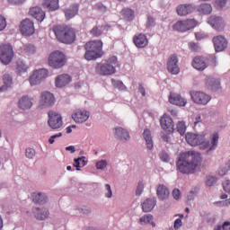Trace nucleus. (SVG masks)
Masks as SVG:
<instances>
[{
  "label": "nucleus",
  "mask_w": 230,
  "mask_h": 230,
  "mask_svg": "<svg viewBox=\"0 0 230 230\" xmlns=\"http://www.w3.org/2000/svg\"><path fill=\"white\" fill-rule=\"evenodd\" d=\"M121 15L126 19L127 21H134V11L132 9H123L121 11Z\"/></svg>",
  "instance_id": "36"
},
{
  "label": "nucleus",
  "mask_w": 230,
  "mask_h": 230,
  "mask_svg": "<svg viewBox=\"0 0 230 230\" xmlns=\"http://www.w3.org/2000/svg\"><path fill=\"white\" fill-rule=\"evenodd\" d=\"M103 42L102 40H92L84 45L86 50L84 54L85 60H96L103 57Z\"/></svg>",
  "instance_id": "4"
},
{
  "label": "nucleus",
  "mask_w": 230,
  "mask_h": 230,
  "mask_svg": "<svg viewBox=\"0 0 230 230\" xmlns=\"http://www.w3.org/2000/svg\"><path fill=\"white\" fill-rule=\"evenodd\" d=\"M167 69L172 75H179L181 68L179 67V59L176 55H172L167 61Z\"/></svg>",
  "instance_id": "14"
},
{
  "label": "nucleus",
  "mask_w": 230,
  "mask_h": 230,
  "mask_svg": "<svg viewBox=\"0 0 230 230\" xmlns=\"http://www.w3.org/2000/svg\"><path fill=\"white\" fill-rule=\"evenodd\" d=\"M188 46H189V49H190V51L197 52L200 49V47L199 46V44L195 43V42H190L188 44Z\"/></svg>",
  "instance_id": "47"
},
{
  "label": "nucleus",
  "mask_w": 230,
  "mask_h": 230,
  "mask_svg": "<svg viewBox=\"0 0 230 230\" xmlns=\"http://www.w3.org/2000/svg\"><path fill=\"white\" fill-rule=\"evenodd\" d=\"M107 162L105 160H101L96 163V168L97 170H105L107 168Z\"/></svg>",
  "instance_id": "46"
},
{
  "label": "nucleus",
  "mask_w": 230,
  "mask_h": 230,
  "mask_svg": "<svg viewBox=\"0 0 230 230\" xmlns=\"http://www.w3.org/2000/svg\"><path fill=\"white\" fill-rule=\"evenodd\" d=\"M160 125L165 132H173V119L168 114H164L160 119Z\"/></svg>",
  "instance_id": "16"
},
{
  "label": "nucleus",
  "mask_w": 230,
  "mask_h": 230,
  "mask_svg": "<svg viewBox=\"0 0 230 230\" xmlns=\"http://www.w3.org/2000/svg\"><path fill=\"white\" fill-rule=\"evenodd\" d=\"M49 127L52 128V130H57L61 128L62 125H64V121L62 120V115L57 113L56 111H49Z\"/></svg>",
  "instance_id": "9"
},
{
  "label": "nucleus",
  "mask_w": 230,
  "mask_h": 230,
  "mask_svg": "<svg viewBox=\"0 0 230 230\" xmlns=\"http://www.w3.org/2000/svg\"><path fill=\"white\" fill-rule=\"evenodd\" d=\"M42 5L49 10V12H55V10L59 8L58 0H44Z\"/></svg>",
  "instance_id": "32"
},
{
  "label": "nucleus",
  "mask_w": 230,
  "mask_h": 230,
  "mask_svg": "<svg viewBox=\"0 0 230 230\" xmlns=\"http://www.w3.org/2000/svg\"><path fill=\"white\" fill-rule=\"evenodd\" d=\"M227 4V0H217L216 4L217 8H224Z\"/></svg>",
  "instance_id": "56"
},
{
  "label": "nucleus",
  "mask_w": 230,
  "mask_h": 230,
  "mask_svg": "<svg viewBox=\"0 0 230 230\" xmlns=\"http://www.w3.org/2000/svg\"><path fill=\"white\" fill-rule=\"evenodd\" d=\"M172 197L175 200H179L181 199V190L179 189H174L172 190Z\"/></svg>",
  "instance_id": "54"
},
{
  "label": "nucleus",
  "mask_w": 230,
  "mask_h": 230,
  "mask_svg": "<svg viewBox=\"0 0 230 230\" xmlns=\"http://www.w3.org/2000/svg\"><path fill=\"white\" fill-rule=\"evenodd\" d=\"M66 150L67 152H71V154H75V152H76V148L75 147V146H66Z\"/></svg>",
  "instance_id": "62"
},
{
  "label": "nucleus",
  "mask_w": 230,
  "mask_h": 230,
  "mask_svg": "<svg viewBox=\"0 0 230 230\" xmlns=\"http://www.w3.org/2000/svg\"><path fill=\"white\" fill-rule=\"evenodd\" d=\"M169 102L172 105H178L179 107H186V103H188V101L178 93H171L169 96Z\"/></svg>",
  "instance_id": "21"
},
{
  "label": "nucleus",
  "mask_w": 230,
  "mask_h": 230,
  "mask_svg": "<svg viewBox=\"0 0 230 230\" xmlns=\"http://www.w3.org/2000/svg\"><path fill=\"white\" fill-rule=\"evenodd\" d=\"M57 137H62V133L59 132L54 136H51L49 139V143L50 145H53V143H55V139H57Z\"/></svg>",
  "instance_id": "55"
},
{
  "label": "nucleus",
  "mask_w": 230,
  "mask_h": 230,
  "mask_svg": "<svg viewBox=\"0 0 230 230\" xmlns=\"http://www.w3.org/2000/svg\"><path fill=\"white\" fill-rule=\"evenodd\" d=\"M25 155L29 159H33V157H35V149H33V148H27L26 152H25Z\"/></svg>",
  "instance_id": "48"
},
{
  "label": "nucleus",
  "mask_w": 230,
  "mask_h": 230,
  "mask_svg": "<svg viewBox=\"0 0 230 230\" xmlns=\"http://www.w3.org/2000/svg\"><path fill=\"white\" fill-rule=\"evenodd\" d=\"M53 31L59 42L63 44H73L76 40V33L75 29L67 25H56Z\"/></svg>",
  "instance_id": "3"
},
{
  "label": "nucleus",
  "mask_w": 230,
  "mask_h": 230,
  "mask_svg": "<svg viewBox=\"0 0 230 230\" xmlns=\"http://www.w3.org/2000/svg\"><path fill=\"white\" fill-rule=\"evenodd\" d=\"M138 91L142 94V96H146V92L145 91V87H143V85L139 86Z\"/></svg>",
  "instance_id": "64"
},
{
  "label": "nucleus",
  "mask_w": 230,
  "mask_h": 230,
  "mask_svg": "<svg viewBox=\"0 0 230 230\" xmlns=\"http://www.w3.org/2000/svg\"><path fill=\"white\" fill-rule=\"evenodd\" d=\"M154 208H155V199H147L142 203L144 213H150Z\"/></svg>",
  "instance_id": "31"
},
{
  "label": "nucleus",
  "mask_w": 230,
  "mask_h": 230,
  "mask_svg": "<svg viewBox=\"0 0 230 230\" xmlns=\"http://www.w3.org/2000/svg\"><path fill=\"white\" fill-rule=\"evenodd\" d=\"M71 75L67 74H61L56 77L55 84L56 87L62 89V87H66L68 84H71Z\"/></svg>",
  "instance_id": "20"
},
{
  "label": "nucleus",
  "mask_w": 230,
  "mask_h": 230,
  "mask_svg": "<svg viewBox=\"0 0 230 230\" xmlns=\"http://www.w3.org/2000/svg\"><path fill=\"white\" fill-rule=\"evenodd\" d=\"M22 49L25 51V53H35V46L31 44L24 45Z\"/></svg>",
  "instance_id": "43"
},
{
  "label": "nucleus",
  "mask_w": 230,
  "mask_h": 230,
  "mask_svg": "<svg viewBox=\"0 0 230 230\" xmlns=\"http://www.w3.org/2000/svg\"><path fill=\"white\" fill-rule=\"evenodd\" d=\"M208 22L214 28V30H217V31H222V30L226 28V22L220 16H211L208 18Z\"/></svg>",
  "instance_id": "17"
},
{
  "label": "nucleus",
  "mask_w": 230,
  "mask_h": 230,
  "mask_svg": "<svg viewBox=\"0 0 230 230\" xmlns=\"http://www.w3.org/2000/svg\"><path fill=\"white\" fill-rule=\"evenodd\" d=\"M65 17L69 21V19H73L75 15L78 14V4H74L70 5L68 8L64 10Z\"/></svg>",
  "instance_id": "26"
},
{
  "label": "nucleus",
  "mask_w": 230,
  "mask_h": 230,
  "mask_svg": "<svg viewBox=\"0 0 230 230\" xmlns=\"http://www.w3.org/2000/svg\"><path fill=\"white\" fill-rule=\"evenodd\" d=\"M160 159L164 161V163H168L170 161V155H168L166 152H162L160 153Z\"/></svg>",
  "instance_id": "51"
},
{
  "label": "nucleus",
  "mask_w": 230,
  "mask_h": 230,
  "mask_svg": "<svg viewBox=\"0 0 230 230\" xmlns=\"http://www.w3.org/2000/svg\"><path fill=\"white\" fill-rule=\"evenodd\" d=\"M67 63V57L60 50H55L49 56V66L53 69H60Z\"/></svg>",
  "instance_id": "6"
},
{
  "label": "nucleus",
  "mask_w": 230,
  "mask_h": 230,
  "mask_svg": "<svg viewBox=\"0 0 230 230\" xmlns=\"http://www.w3.org/2000/svg\"><path fill=\"white\" fill-rule=\"evenodd\" d=\"M33 214L35 218H37V220H46V218L49 217V210H48V208H36L33 209Z\"/></svg>",
  "instance_id": "25"
},
{
  "label": "nucleus",
  "mask_w": 230,
  "mask_h": 230,
  "mask_svg": "<svg viewBox=\"0 0 230 230\" xmlns=\"http://www.w3.org/2000/svg\"><path fill=\"white\" fill-rule=\"evenodd\" d=\"M176 128L181 136H184V134H186V123L184 121L178 122Z\"/></svg>",
  "instance_id": "41"
},
{
  "label": "nucleus",
  "mask_w": 230,
  "mask_h": 230,
  "mask_svg": "<svg viewBox=\"0 0 230 230\" xmlns=\"http://www.w3.org/2000/svg\"><path fill=\"white\" fill-rule=\"evenodd\" d=\"M133 42L137 48H146L148 46V38L143 33L134 36Z\"/></svg>",
  "instance_id": "22"
},
{
  "label": "nucleus",
  "mask_w": 230,
  "mask_h": 230,
  "mask_svg": "<svg viewBox=\"0 0 230 230\" xmlns=\"http://www.w3.org/2000/svg\"><path fill=\"white\" fill-rule=\"evenodd\" d=\"M26 0H8L11 4H22Z\"/></svg>",
  "instance_id": "59"
},
{
  "label": "nucleus",
  "mask_w": 230,
  "mask_h": 230,
  "mask_svg": "<svg viewBox=\"0 0 230 230\" xmlns=\"http://www.w3.org/2000/svg\"><path fill=\"white\" fill-rule=\"evenodd\" d=\"M91 113L85 110H77L72 114V118L75 123H85L89 119Z\"/></svg>",
  "instance_id": "15"
},
{
  "label": "nucleus",
  "mask_w": 230,
  "mask_h": 230,
  "mask_svg": "<svg viewBox=\"0 0 230 230\" xmlns=\"http://www.w3.org/2000/svg\"><path fill=\"white\" fill-rule=\"evenodd\" d=\"M3 80L4 85L0 88V93H3V91H6L8 87H12L13 84V79L12 76H10V75H4Z\"/></svg>",
  "instance_id": "35"
},
{
  "label": "nucleus",
  "mask_w": 230,
  "mask_h": 230,
  "mask_svg": "<svg viewBox=\"0 0 230 230\" xmlns=\"http://www.w3.org/2000/svg\"><path fill=\"white\" fill-rule=\"evenodd\" d=\"M20 31L22 35H25L26 37H30L35 33V26L31 20L25 19L20 24Z\"/></svg>",
  "instance_id": "12"
},
{
  "label": "nucleus",
  "mask_w": 230,
  "mask_h": 230,
  "mask_svg": "<svg viewBox=\"0 0 230 230\" xmlns=\"http://www.w3.org/2000/svg\"><path fill=\"white\" fill-rule=\"evenodd\" d=\"M6 28V19L3 16H0V31H3Z\"/></svg>",
  "instance_id": "53"
},
{
  "label": "nucleus",
  "mask_w": 230,
  "mask_h": 230,
  "mask_svg": "<svg viewBox=\"0 0 230 230\" xmlns=\"http://www.w3.org/2000/svg\"><path fill=\"white\" fill-rule=\"evenodd\" d=\"M95 6H96L97 10H100L101 12H106V10H107V7H105L102 4H97Z\"/></svg>",
  "instance_id": "61"
},
{
  "label": "nucleus",
  "mask_w": 230,
  "mask_h": 230,
  "mask_svg": "<svg viewBox=\"0 0 230 230\" xmlns=\"http://www.w3.org/2000/svg\"><path fill=\"white\" fill-rule=\"evenodd\" d=\"M198 12L204 15H209L213 12V7L209 4H202L199 6Z\"/></svg>",
  "instance_id": "34"
},
{
  "label": "nucleus",
  "mask_w": 230,
  "mask_h": 230,
  "mask_svg": "<svg viewBox=\"0 0 230 230\" xmlns=\"http://www.w3.org/2000/svg\"><path fill=\"white\" fill-rule=\"evenodd\" d=\"M154 22H155V20L152 16H148L147 18V26H154Z\"/></svg>",
  "instance_id": "58"
},
{
  "label": "nucleus",
  "mask_w": 230,
  "mask_h": 230,
  "mask_svg": "<svg viewBox=\"0 0 230 230\" xmlns=\"http://www.w3.org/2000/svg\"><path fill=\"white\" fill-rule=\"evenodd\" d=\"M217 177L208 176V177H207L206 184H207V186H213V184H215V182H217Z\"/></svg>",
  "instance_id": "50"
},
{
  "label": "nucleus",
  "mask_w": 230,
  "mask_h": 230,
  "mask_svg": "<svg viewBox=\"0 0 230 230\" xmlns=\"http://www.w3.org/2000/svg\"><path fill=\"white\" fill-rule=\"evenodd\" d=\"M49 75V72L48 71V69L41 68L39 70H35L33 74L30 76L29 82L31 85H39L40 82H43V80L47 79Z\"/></svg>",
  "instance_id": "8"
},
{
  "label": "nucleus",
  "mask_w": 230,
  "mask_h": 230,
  "mask_svg": "<svg viewBox=\"0 0 230 230\" xmlns=\"http://www.w3.org/2000/svg\"><path fill=\"white\" fill-rule=\"evenodd\" d=\"M29 13L31 15V17H34V19H37L40 22H42V21L46 19V13L38 6L31 8Z\"/></svg>",
  "instance_id": "23"
},
{
  "label": "nucleus",
  "mask_w": 230,
  "mask_h": 230,
  "mask_svg": "<svg viewBox=\"0 0 230 230\" xmlns=\"http://www.w3.org/2000/svg\"><path fill=\"white\" fill-rule=\"evenodd\" d=\"M213 42H214V46L217 53H219L220 51H224V49L227 48V40L226 39V37L222 35L214 37Z\"/></svg>",
  "instance_id": "19"
},
{
  "label": "nucleus",
  "mask_w": 230,
  "mask_h": 230,
  "mask_svg": "<svg viewBox=\"0 0 230 230\" xmlns=\"http://www.w3.org/2000/svg\"><path fill=\"white\" fill-rule=\"evenodd\" d=\"M156 194L158 199H160L161 200H166V199L170 197V190H168L167 186L159 185L156 190Z\"/></svg>",
  "instance_id": "28"
},
{
  "label": "nucleus",
  "mask_w": 230,
  "mask_h": 230,
  "mask_svg": "<svg viewBox=\"0 0 230 230\" xmlns=\"http://www.w3.org/2000/svg\"><path fill=\"white\" fill-rule=\"evenodd\" d=\"M230 170V160H228L224 165H221L218 169V175L220 177H224V175H227V172Z\"/></svg>",
  "instance_id": "39"
},
{
  "label": "nucleus",
  "mask_w": 230,
  "mask_h": 230,
  "mask_svg": "<svg viewBox=\"0 0 230 230\" xmlns=\"http://www.w3.org/2000/svg\"><path fill=\"white\" fill-rule=\"evenodd\" d=\"M206 87L209 91H218L220 89V81L213 77H208L206 82Z\"/></svg>",
  "instance_id": "27"
},
{
  "label": "nucleus",
  "mask_w": 230,
  "mask_h": 230,
  "mask_svg": "<svg viewBox=\"0 0 230 230\" xmlns=\"http://www.w3.org/2000/svg\"><path fill=\"white\" fill-rule=\"evenodd\" d=\"M222 227H223V230H230V222L229 221L225 222Z\"/></svg>",
  "instance_id": "63"
},
{
  "label": "nucleus",
  "mask_w": 230,
  "mask_h": 230,
  "mask_svg": "<svg viewBox=\"0 0 230 230\" xmlns=\"http://www.w3.org/2000/svg\"><path fill=\"white\" fill-rule=\"evenodd\" d=\"M192 66L198 71H204L208 67V63L204 60V58L198 56L194 58L192 61Z\"/></svg>",
  "instance_id": "24"
},
{
  "label": "nucleus",
  "mask_w": 230,
  "mask_h": 230,
  "mask_svg": "<svg viewBox=\"0 0 230 230\" xmlns=\"http://www.w3.org/2000/svg\"><path fill=\"white\" fill-rule=\"evenodd\" d=\"M224 191L230 193V180H225L222 183Z\"/></svg>",
  "instance_id": "49"
},
{
  "label": "nucleus",
  "mask_w": 230,
  "mask_h": 230,
  "mask_svg": "<svg viewBox=\"0 0 230 230\" xmlns=\"http://www.w3.org/2000/svg\"><path fill=\"white\" fill-rule=\"evenodd\" d=\"M90 33L93 37H100L102 35V30L95 26L90 31Z\"/></svg>",
  "instance_id": "45"
},
{
  "label": "nucleus",
  "mask_w": 230,
  "mask_h": 230,
  "mask_svg": "<svg viewBox=\"0 0 230 230\" xmlns=\"http://www.w3.org/2000/svg\"><path fill=\"white\" fill-rule=\"evenodd\" d=\"M116 64H118V58L112 56L105 63H98L95 66V73L101 76H111L116 73V67H114Z\"/></svg>",
  "instance_id": "5"
},
{
  "label": "nucleus",
  "mask_w": 230,
  "mask_h": 230,
  "mask_svg": "<svg viewBox=\"0 0 230 230\" xmlns=\"http://www.w3.org/2000/svg\"><path fill=\"white\" fill-rule=\"evenodd\" d=\"M55 105V95L49 92H43L40 98V107H53Z\"/></svg>",
  "instance_id": "13"
},
{
  "label": "nucleus",
  "mask_w": 230,
  "mask_h": 230,
  "mask_svg": "<svg viewBox=\"0 0 230 230\" xmlns=\"http://www.w3.org/2000/svg\"><path fill=\"white\" fill-rule=\"evenodd\" d=\"M180 218H177L174 221V225L173 227L174 229H181V227H182V218H184V215H180Z\"/></svg>",
  "instance_id": "44"
},
{
  "label": "nucleus",
  "mask_w": 230,
  "mask_h": 230,
  "mask_svg": "<svg viewBox=\"0 0 230 230\" xmlns=\"http://www.w3.org/2000/svg\"><path fill=\"white\" fill-rule=\"evenodd\" d=\"M114 136L117 137V139H121L124 141H127V139H130V134H128V131L123 128H117L114 129Z\"/></svg>",
  "instance_id": "30"
},
{
  "label": "nucleus",
  "mask_w": 230,
  "mask_h": 230,
  "mask_svg": "<svg viewBox=\"0 0 230 230\" xmlns=\"http://www.w3.org/2000/svg\"><path fill=\"white\" fill-rule=\"evenodd\" d=\"M13 48L10 44L0 45V60L4 66H8L13 60Z\"/></svg>",
  "instance_id": "7"
},
{
  "label": "nucleus",
  "mask_w": 230,
  "mask_h": 230,
  "mask_svg": "<svg viewBox=\"0 0 230 230\" xmlns=\"http://www.w3.org/2000/svg\"><path fill=\"white\" fill-rule=\"evenodd\" d=\"M195 37L197 40H202L203 39H206V35L200 32L196 33Z\"/></svg>",
  "instance_id": "60"
},
{
  "label": "nucleus",
  "mask_w": 230,
  "mask_h": 230,
  "mask_svg": "<svg viewBox=\"0 0 230 230\" xmlns=\"http://www.w3.org/2000/svg\"><path fill=\"white\" fill-rule=\"evenodd\" d=\"M197 26L195 19H189L187 21H179L173 26V30L176 31H188L193 30Z\"/></svg>",
  "instance_id": "11"
},
{
  "label": "nucleus",
  "mask_w": 230,
  "mask_h": 230,
  "mask_svg": "<svg viewBox=\"0 0 230 230\" xmlns=\"http://www.w3.org/2000/svg\"><path fill=\"white\" fill-rule=\"evenodd\" d=\"M202 157L199 152L188 151L179 155L176 166L181 173H195V170L200 166Z\"/></svg>",
  "instance_id": "2"
},
{
  "label": "nucleus",
  "mask_w": 230,
  "mask_h": 230,
  "mask_svg": "<svg viewBox=\"0 0 230 230\" xmlns=\"http://www.w3.org/2000/svg\"><path fill=\"white\" fill-rule=\"evenodd\" d=\"M190 98L197 105H208L211 102V96L204 92H190Z\"/></svg>",
  "instance_id": "10"
},
{
  "label": "nucleus",
  "mask_w": 230,
  "mask_h": 230,
  "mask_svg": "<svg viewBox=\"0 0 230 230\" xmlns=\"http://www.w3.org/2000/svg\"><path fill=\"white\" fill-rule=\"evenodd\" d=\"M18 106L23 111H26V109H31L33 106V101L28 96H23L19 100Z\"/></svg>",
  "instance_id": "29"
},
{
  "label": "nucleus",
  "mask_w": 230,
  "mask_h": 230,
  "mask_svg": "<svg viewBox=\"0 0 230 230\" xmlns=\"http://www.w3.org/2000/svg\"><path fill=\"white\" fill-rule=\"evenodd\" d=\"M154 220L153 215H145L142 217H140V222L144 224H150Z\"/></svg>",
  "instance_id": "42"
},
{
  "label": "nucleus",
  "mask_w": 230,
  "mask_h": 230,
  "mask_svg": "<svg viewBox=\"0 0 230 230\" xmlns=\"http://www.w3.org/2000/svg\"><path fill=\"white\" fill-rule=\"evenodd\" d=\"M105 188H106V191H108L105 196L107 197V199H111V197H112V189H111L110 184H106Z\"/></svg>",
  "instance_id": "57"
},
{
  "label": "nucleus",
  "mask_w": 230,
  "mask_h": 230,
  "mask_svg": "<svg viewBox=\"0 0 230 230\" xmlns=\"http://www.w3.org/2000/svg\"><path fill=\"white\" fill-rule=\"evenodd\" d=\"M186 141L190 146H199L200 150H215L218 145V133H213L211 136L208 132L202 134L187 133L185 135Z\"/></svg>",
  "instance_id": "1"
},
{
  "label": "nucleus",
  "mask_w": 230,
  "mask_h": 230,
  "mask_svg": "<svg viewBox=\"0 0 230 230\" xmlns=\"http://www.w3.org/2000/svg\"><path fill=\"white\" fill-rule=\"evenodd\" d=\"M80 164H82L83 166H85L87 164V162H85V156L75 159L74 166L76 168L77 172H80Z\"/></svg>",
  "instance_id": "40"
},
{
  "label": "nucleus",
  "mask_w": 230,
  "mask_h": 230,
  "mask_svg": "<svg viewBox=\"0 0 230 230\" xmlns=\"http://www.w3.org/2000/svg\"><path fill=\"white\" fill-rule=\"evenodd\" d=\"M28 65H26V63H24V61L18 59L16 61V71H18V73H26V71H28Z\"/></svg>",
  "instance_id": "37"
},
{
  "label": "nucleus",
  "mask_w": 230,
  "mask_h": 230,
  "mask_svg": "<svg viewBox=\"0 0 230 230\" xmlns=\"http://www.w3.org/2000/svg\"><path fill=\"white\" fill-rule=\"evenodd\" d=\"M32 200L36 204H44L46 202V196L42 193H33Z\"/></svg>",
  "instance_id": "38"
},
{
  "label": "nucleus",
  "mask_w": 230,
  "mask_h": 230,
  "mask_svg": "<svg viewBox=\"0 0 230 230\" xmlns=\"http://www.w3.org/2000/svg\"><path fill=\"white\" fill-rule=\"evenodd\" d=\"M143 136L144 139L146 140L148 150H152V148H154V140H152V133L150 132L149 129H145Z\"/></svg>",
  "instance_id": "33"
},
{
  "label": "nucleus",
  "mask_w": 230,
  "mask_h": 230,
  "mask_svg": "<svg viewBox=\"0 0 230 230\" xmlns=\"http://www.w3.org/2000/svg\"><path fill=\"white\" fill-rule=\"evenodd\" d=\"M176 12L180 17H186V15L195 12V7L191 4H182L177 6Z\"/></svg>",
  "instance_id": "18"
},
{
  "label": "nucleus",
  "mask_w": 230,
  "mask_h": 230,
  "mask_svg": "<svg viewBox=\"0 0 230 230\" xmlns=\"http://www.w3.org/2000/svg\"><path fill=\"white\" fill-rule=\"evenodd\" d=\"M143 190H145V185L143 182H138V185L137 187L136 195H141L143 193Z\"/></svg>",
  "instance_id": "52"
}]
</instances>
